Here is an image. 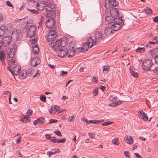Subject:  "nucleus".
I'll list each match as a JSON object with an SVG mask.
<instances>
[{"mask_svg": "<svg viewBox=\"0 0 158 158\" xmlns=\"http://www.w3.org/2000/svg\"><path fill=\"white\" fill-rule=\"evenodd\" d=\"M51 29L49 33L47 35L46 40L48 42H52L56 37L57 33L55 30Z\"/></svg>", "mask_w": 158, "mask_h": 158, "instance_id": "7", "label": "nucleus"}, {"mask_svg": "<svg viewBox=\"0 0 158 158\" xmlns=\"http://www.w3.org/2000/svg\"><path fill=\"white\" fill-rule=\"evenodd\" d=\"M27 10L30 11V13L32 14L36 15L39 13V12L37 10L34 9H31L28 8Z\"/></svg>", "mask_w": 158, "mask_h": 158, "instance_id": "28", "label": "nucleus"}, {"mask_svg": "<svg viewBox=\"0 0 158 158\" xmlns=\"http://www.w3.org/2000/svg\"><path fill=\"white\" fill-rule=\"evenodd\" d=\"M27 27H24V25L23 24L21 25V30H22L23 31H27Z\"/></svg>", "mask_w": 158, "mask_h": 158, "instance_id": "47", "label": "nucleus"}, {"mask_svg": "<svg viewBox=\"0 0 158 158\" xmlns=\"http://www.w3.org/2000/svg\"><path fill=\"white\" fill-rule=\"evenodd\" d=\"M117 97L114 96L113 95H110L109 98V100L111 101H114L117 100Z\"/></svg>", "mask_w": 158, "mask_h": 158, "instance_id": "36", "label": "nucleus"}, {"mask_svg": "<svg viewBox=\"0 0 158 158\" xmlns=\"http://www.w3.org/2000/svg\"><path fill=\"white\" fill-rule=\"evenodd\" d=\"M105 7L110 10L117 6L116 0H106L105 2Z\"/></svg>", "mask_w": 158, "mask_h": 158, "instance_id": "9", "label": "nucleus"}, {"mask_svg": "<svg viewBox=\"0 0 158 158\" xmlns=\"http://www.w3.org/2000/svg\"><path fill=\"white\" fill-rule=\"evenodd\" d=\"M49 45L52 48L57 50L63 48L66 45L65 42L60 40H56L55 43L53 42L49 43Z\"/></svg>", "mask_w": 158, "mask_h": 158, "instance_id": "5", "label": "nucleus"}, {"mask_svg": "<svg viewBox=\"0 0 158 158\" xmlns=\"http://www.w3.org/2000/svg\"><path fill=\"white\" fill-rule=\"evenodd\" d=\"M126 142L130 144H132L133 143V139L131 136H127L126 139Z\"/></svg>", "mask_w": 158, "mask_h": 158, "instance_id": "27", "label": "nucleus"}, {"mask_svg": "<svg viewBox=\"0 0 158 158\" xmlns=\"http://www.w3.org/2000/svg\"><path fill=\"white\" fill-rule=\"evenodd\" d=\"M8 69L13 76L18 75L21 69V67L18 65L15 66V67L12 69L8 67Z\"/></svg>", "mask_w": 158, "mask_h": 158, "instance_id": "11", "label": "nucleus"}, {"mask_svg": "<svg viewBox=\"0 0 158 158\" xmlns=\"http://www.w3.org/2000/svg\"><path fill=\"white\" fill-rule=\"evenodd\" d=\"M37 38L35 39V38H34L31 40V42L33 44L35 43L37 41Z\"/></svg>", "mask_w": 158, "mask_h": 158, "instance_id": "58", "label": "nucleus"}, {"mask_svg": "<svg viewBox=\"0 0 158 158\" xmlns=\"http://www.w3.org/2000/svg\"><path fill=\"white\" fill-rule=\"evenodd\" d=\"M36 28L34 26H31L29 28L27 35L28 37L32 38L36 33Z\"/></svg>", "mask_w": 158, "mask_h": 158, "instance_id": "10", "label": "nucleus"}, {"mask_svg": "<svg viewBox=\"0 0 158 158\" xmlns=\"http://www.w3.org/2000/svg\"><path fill=\"white\" fill-rule=\"evenodd\" d=\"M144 113L142 111H140L138 112V115L139 116H142L143 115H144Z\"/></svg>", "mask_w": 158, "mask_h": 158, "instance_id": "54", "label": "nucleus"}, {"mask_svg": "<svg viewBox=\"0 0 158 158\" xmlns=\"http://www.w3.org/2000/svg\"><path fill=\"white\" fill-rule=\"evenodd\" d=\"M53 106H52L51 108L48 110L49 112L51 114H55L59 108V106L57 105H54Z\"/></svg>", "mask_w": 158, "mask_h": 158, "instance_id": "19", "label": "nucleus"}, {"mask_svg": "<svg viewBox=\"0 0 158 158\" xmlns=\"http://www.w3.org/2000/svg\"><path fill=\"white\" fill-rule=\"evenodd\" d=\"M32 113L33 111L31 109H29L27 111V112L26 114L27 116H31L32 115Z\"/></svg>", "mask_w": 158, "mask_h": 158, "instance_id": "41", "label": "nucleus"}, {"mask_svg": "<svg viewBox=\"0 0 158 158\" xmlns=\"http://www.w3.org/2000/svg\"><path fill=\"white\" fill-rule=\"evenodd\" d=\"M153 69H153V70H152L151 71L153 72L154 74L158 75V67L156 68L154 66V67L153 68Z\"/></svg>", "mask_w": 158, "mask_h": 158, "instance_id": "35", "label": "nucleus"}, {"mask_svg": "<svg viewBox=\"0 0 158 158\" xmlns=\"http://www.w3.org/2000/svg\"><path fill=\"white\" fill-rule=\"evenodd\" d=\"M19 77L21 79H23L26 78L27 76V72L25 71H22L20 73H19Z\"/></svg>", "mask_w": 158, "mask_h": 158, "instance_id": "23", "label": "nucleus"}, {"mask_svg": "<svg viewBox=\"0 0 158 158\" xmlns=\"http://www.w3.org/2000/svg\"><path fill=\"white\" fill-rule=\"evenodd\" d=\"M27 72L28 73L32 74L33 73V70L32 69H28Z\"/></svg>", "mask_w": 158, "mask_h": 158, "instance_id": "59", "label": "nucleus"}, {"mask_svg": "<svg viewBox=\"0 0 158 158\" xmlns=\"http://www.w3.org/2000/svg\"><path fill=\"white\" fill-rule=\"evenodd\" d=\"M144 10H145V13L147 14H152V10L149 7L147 8Z\"/></svg>", "mask_w": 158, "mask_h": 158, "instance_id": "29", "label": "nucleus"}, {"mask_svg": "<svg viewBox=\"0 0 158 158\" xmlns=\"http://www.w3.org/2000/svg\"><path fill=\"white\" fill-rule=\"evenodd\" d=\"M53 18H50V19H48L46 22V27L48 28H51L52 30H53V27H54L55 23V21Z\"/></svg>", "mask_w": 158, "mask_h": 158, "instance_id": "12", "label": "nucleus"}, {"mask_svg": "<svg viewBox=\"0 0 158 158\" xmlns=\"http://www.w3.org/2000/svg\"><path fill=\"white\" fill-rule=\"evenodd\" d=\"M105 86H101L100 87V89L103 91H104L105 89Z\"/></svg>", "mask_w": 158, "mask_h": 158, "instance_id": "64", "label": "nucleus"}, {"mask_svg": "<svg viewBox=\"0 0 158 158\" xmlns=\"http://www.w3.org/2000/svg\"><path fill=\"white\" fill-rule=\"evenodd\" d=\"M63 48H62L59 50H57V51H59L58 53V56L61 57H63L68 55L67 52L64 49H63Z\"/></svg>", "mask_w": 158, "mask_h": 158, "instance_id": "16", "label": "nucleus"}, {"mask_svg": "<svg viewBox=\"0 0 158 158\" xmlns=\"http://www.w3.org/2000/svg\"><path fill=\"white\" fill-rule=\"evenodd\" d=\"M112 143L114 144L118 145L119 144V141L118 139H114L112 140Z\"/></svg>", "mask_w": 158, "mask_h": 158, "instance_id": "37", "label": "nucleus"}, {"mask_svg": "<svg viewBox=\"0 0 158 158\" xmlns=\"http://www.w3.org/2000/svg\"><path fill=\"white\" fill-rule=\"evenodd\" d=\"M45 122V119L43 118H38L36 120L34 121L33 123L35 125H38L40 124L44 123Z\"/></svg>", "mask_w": 158, "mask_h": 158, "instance_id": "18", "label": "nucleus"}, {"mask_svg": "<svg viewBox=\"0 0 158 158\" xmlns=\"http://www.w3.org/2000/svg\"><path fill=\"white\" fill-rule=\"evenodd\" d=\"M88 134L89 137L91 139H93L95 136V135L94 133L89 132Z\"/></svg>", "mask_w": 158, "mask_h": 158, "instance_id": "45", "label": "nucleus"}, {"mask_svg": "<svg viewBox=\"0 0 158 158\" xmlns=\"http://www.w3.org/2000/svg\"><path fill=\"white\" fill-rule=\"evenodd\" d=\"M67 73V72L62 70L60 73V75L62 76H64V75H66Z\"/></svg>", "mask_w": 158, "mask_h": 158, "instance_id": "52", "label": "nucleus"}, {"mask_svg": "<svg viewBox=\"0 0 158 158\" xmlns=\"http://www.w3.org/2000/svg\"><path fill=\"white\" fill-rule=\"evenodd\" d=\"M155 63L158 64V55H156L155 57Z\"/></svg>", "mask_w": 158, "mask_h": 158, "instance_id": "60", "label": "nucleus"}, {"mask_svg": "<svg viewBox=\"0 0 158 158\" xmlns=\"http://www.w3.org/2000/svg\"><path fill=\"white\" fill-rule=\"evenodd\" d=\"M22 138L21 136H20L19 138H18V139H16V143L17 144L19 143L20 141H21V139Z\"/></svg>", "mask_w": 158, "mask_h": 158, "instance_id": "57", "label": "nucleus"}, {"mask_svg": "<svg viewBox=\"0 0 158 158\" xmlns=\"http://www.w3.org/2000/svg\"><path fill=\"white\" fill-rule=\"evenodd\" d=\"M52 152H47V154L49 156V157H50L51 155L55 154L57 152L56 151V149H52Z\"/></svg>", "mask_w": 158, "mask_h": 158, "instance_id": "31", "label": "nucleus"}, {"mask_svg": "<svg viewBox=\"0 0 158 158\" xmlns=\"http://www.w3.org/2000/svg\"><path fill=\"white\" fill-rule=\"evenodd\" d=\"M106 38V36L104 34L100 31L97 32L94 36H89L87 38L86 41L83 43L82 49L87 51L89 48L98 45L101 40Z\"/></svg>", "mask_w": 158, "mask_h": 158, "instance_id": "1", "label": "nucleus"}, {"mask_svg": "<svg viewBox=\"0 0 158 158\" xmlns=\"http://www.w3.org/2000/svg\"><path fill=\"white\" fill-rule=\"evenodd\" d=\"M93 81L95 83L97 82L98 81L97 78L96 77H93Z\"/></svg>", "mask_w": 158, "mask_h": 158, "instance_id": "63", "label": "nucleus"}, {"mask_svg": "<svg viewBox=\"0 0 158 158\" xmlns=\"http://www.w3.org/2000/svg\"><path fill=\"white\" fill-rule=\"evenodd\" d=\"M130 73L132 76L135 77H137L138 76V74L136 72L131 69H130Z\"/></svg>", "mask_w": 158, "mask_h": 158, "instance_id": "34", "label": "nucleus"}, {"mask_svg": "<svg viewBox=\"0 0 158 158\" xmlns=\"http://www.w3.org/2000/svg\"><path fill=\"white\" fill-rule=\"evenodd\" d=\"M103 122V121H100L98 120H91L89 121V123H99Z\"/></svg>", "mask_w": 158, "mask_h": 158, "instance_id": "32", "label": "nucleus"}, {"mask_svg": "<svg viewBox=\"0 0 158 158\" xmlns=\"http://www.w3.org/2000/svg\"><path fill=\"white\" fill-rule=\"evenodd\" d=\"M112 123V122L110 121H108L107 122H105L102 123V125L103 126H108Z\"/></svg>", "mask_w": 158, "mask_h": 158, "instance_id": "42", "label": "nucleus"}, {"mask_svg": "<svg viewBox=\"0 0 158 158\" xmlns=\"http://www.w3.org/2000/svg\"><path fill=\"white\" fill-rule=\"evenodd\" d=\"M30 120L31 119L29 118L28 116L26 115L20 118V120L23 123H28Z\"/></svg>", "mask_w": 158, "mask_h": 158, "instance_id": "24", "label": "nucleus"}, {"mask_svg": "<svg viewBox=\"0 0 158 158\" xmlns=\"http://www.w3.org/2000/svg\"><path fill=\"white\" fill-rule=\"evenodd\" d=\"M66 141L65 138H63L61 139H57L56 142L58 143H64Z\"/></svg>", "mask_w": 158, "mask_h": 158, "instance_id": "39", "label": "nucleus"}, {"mask_svg": "<svg viewBox=\"0 0 158 158\" xmlns=\"http://www.w3.org/2000/svg\"><path fill=\"white\" fill-rule=\"evenodd\" d=\"M124 155H125L127 158H130V156L129 154L128 153V152L126 151L124 152Z\"/></svg>", "mask_w": 158, "mask_h": 158, "instance_id": "51", "label": "nucleus"}, {"mask_svg": "<svg viewBox=\"0 0 158 158\" xmlns=\"http://www.w3.org/2000/svg\"><path fill=\"white\" fill-rule=\"evenodd\" d=\"M98 88L95 89L94 91L93 92V94L94 96H96L98 94Z\"/></svg>", "mask_w": 158, "mask_h": 158, "instance_id": "56", "label": "nucleus"}, {"mask_svg": "<svg viewBox=\"0 0 158 158\" xmlns=\"http://www.w3.org/2000/svg\"><path fill=\"white\" fill-rule=\"evenodd\" d=\"M7 31V30H6L5 26L0 27V36L4 35L5 33Z\"/></svg>", "mask_w": 158, "mask_h": 158, "instance_id": "25", "label": "nucleus"}, {"mask_svg": "<svg viewBox=\"0 0 158 158\" xmlns=\"http://www.w3.org/2000/svg\"><path fill=\"white\" fill-rule=\"evenodd\" d=\"M54 133L58 136H60L62 135L61 133L59 131H55Z\"/></svg>", "mask_w": 158, "mask_h": 158, "instance_id": "50", "label": "nucleus"}, {"mask_svg": "<svg viewBox=\"0 0 158 158\" xmlns=\"http://www.w3.org/2000/svg\"><path fill=\"white\" fill-rule=\"evenodd\" d=\"M75 51L74 50H69L68 51V52L67 53H68V56L69 57H72L73 56L75 53Z\"/></svg>", "mask_w": 158, "mask_h": 158, "instance_id": "26", "label": "nucleus"}, {"mask_svg": "<svg viewBox=\"0 0 158 158\" xmlns=\"http://www.w3.org/2000/svg\"><path fill=\"white\" fill-rule=\"evenodd\" d=\"M7 53L8 56L11 58L14 56L15 52L13 51V48H8L7 49Z\"/></svg>", "mask_w": 158, "mask_h": 158, "instance_id": "17", "label": "nucleus"}, {"mask_svg": "<svg viewBox=\"0 0 158 158\" xmlns=\"http://www.w3.org/2000/svg\"><path fill=\"white\" fill-rule=\"evenodd\" d=\"M74 116H70L69 118V121L70 122H73L74 120Z\"/></svg>", "mask_w": 158, "mask_h": 158, "instance_id": "49", "label": "nucleus"}, {"mask_svg": "<svg viewBox=\"0 0 158 158\" xmlns=\"http://www.w3.org/2000/svg\"><path fill=\"white\" fill-rule=\"evenodd\" d=\"M141 118L143 119L144 121H147L148 119L147 114H145V113L144 115H142V116L141 117Z\"/></svg>", "mask_w": 158, "mask_h": 158, "instance_id": "40", "label": "nucleus"}, {"mask_svg": "<svg viewBox=\"0 0 158 158\" xmlns=\"http://www.w3.org/2000/svg\"><path fill=\"white\" fill-rule=\"evenodd\" d=\"M57 122V120H56L51 119H49L48 123L49 124H51L53 123H56Z\"/></svg>", "mask_w": 158, "mask_h": 158, "instance_id": "43", "label": "nucleus"}, {"mask_svg": "<svg viewBox=\"0 0 158 158\" xmlns=\"http://www.w3.org/2000/svg\"><path fill=\"white\" fill-rule=\"evenodd\" d=\"M40 100L44 102H46V98L45 96L44 95H42L40 97Z\"/></svg>", "mask_w": 158, "mask_h": 158, "instance_id": "38", "label": "nucleus"}, {"mask_svg": "<svg viewBox=\"0 0 158 158\" xmlns=\"http://www.w3.org/2000/svg\"><path fill=\"white\" fill-rule=\"evenodd\" d=\"M114 18L113 20L115 21L114 23L113 24H109L108 27L105 28L104 34L106 36V38L107 35L112 34L113 31H117L119 30L121 27L120 23L123 22L122 18L118 17V19H116Z\"/></svg>", "mask_w": 158, "mask_h": 158, "instance_id": "2", "label": "nucleus"}, {"mask_svg": "<svg viewBox=\"0 0 158 158\" xmlns=\"http://www.w3.org/2000/svg\"><path fill=\"white\" fill-rule=\"evenodd\" d=\"M149 44L146 45L145 46V47H152V45H154L155 44H156L157 43V42H151V41H149L148 42Z\"/></svg>", "mask_w": 158, "mask_h": 158, "instance_id": "30", "label": "nucleus"}, {"mask_svg": "<svg viewBox=\"0 0 158 158\" xmlns=\"http://www.w3.org/2000/svg\"><path fill=\"white\" fill-rule=\"evenodd\" d=\"M41 62L40 59L38 57H34L31 60V66L35 67L39 65Z\"/></svg>", "mask_w": 158, "mask_h": 158, "instance_id": "13", "label": "nucleus"}, {"mask_svg": "<svg viewBox=\"0 0 158 158\" xmlns=\"http://www.w3.org/2000/svg\"><path fill=\"white\" fill-rule=\"evenodd\" d=\"M153 21L155 23H157L158 22V17L156 16L154 17V18L153 19Z\"/></svg>", "mask_w": 158, "mask_h": 158, "instance_id": "61", "label": "nucleus"}, {"mask_svg": "<svg viewBox=\"0 0 158 158\" xmlns=\"http://www.w3.org/2000/svg\"><path fill=\"white\" fill-rule=\"evenodd\" d=\"M152 61L150 59H146L142 63V69L146 71L153 70V68L154 67Z\"/></svg>", "mask_w": 158, "mask_h": 158, "instance_id": "6", "label": "nucleus"}, {"mask_svg": "<svg viewBox=\"0 0 158 158\" xmlns=\"http://www.w3.org/2000/svg\"><path fill=\"white\" fill-rule=\"evenodd\" d=\"M8 64L9 66L8 67H9L10 68H11V69L13 68L15 66V60L13 59L9 60L8 61Z\"/></svg>", "mask_w": 158, "mask_h": 158, "instance_id": "22", "label": "nucleus"}, {"mask_svg": "<svg viewBox=\"0 0 158 158\" xmlns=\"http://www.w3.org/2000/svg\"><path fill=\"white\" fill-rule=\"evenodd\" d=\"M5 56L3 51H0V60L3 65H5Z\"/></svg>", "mask_w": 158, "mask_h": 158, "instance_id": "20", "label": "nucleus"}, {"mask_svg": "<svg viewBox=\"0 0 158 158\" xmlns=\"http://www.w3.org/2000/svg\"><path fill=\"white\" fill-rule=\"evenodd\" d=\"M21 36L20 35L19 30L17 29H15L13 31L11 35V39L14 42L19 40L21 39Z\"/></svg>", "mask_w": 158, "mask_h": 158, "instance_id": "8", "label": "nucleus"}, {"mask_svg": "<svg viewBox=\"0 0 158 158\" xmlns=\"http://www.w3.org/2000/svg\"><path fill=\"white\" fill-rule=\"evenodd\" d=\"M39 48L38 46L35 44V46L33 47V53L34 54L36 55L39 54Z\"/></svg>", "mask_w": 158, "mask_h": 158, "instance_id": "21", "label": "nucleus"}, {"mask_svg": "<svg viewBox=\"0 0 158 158\" xmlns=\"http://www.w3.org/2000/svg\"><path fill=\"white\" fill-rule=\"evenodd\" d=\"M40 72L39 71V70H38L36 73L33 76V78L39 76L40 74Z\"/></svg>", "mask_w": 158, "mask_h": 158, "instance_id": "55", "label": "nucleus"}, {"mask_svg": "<svg viewBox=\"0 0 158 158\" xmlns=\"http://www.w3.org/2000/svg\"><path fill=\"white\" fill-rule=\"evenodd\" d=\"M110 16H106L105 18V20L107 22L108 25L109 24H113L114 23V21L113 20L114 18L118 19V17H122L119 16L118 10L116 8H113L111 9L110 12Z\"/></svg>", "mask_w": 158, "mask_h": 158, "instance_id": "3", "label": "nucleus"}, {"mask_svg": "<svg viewBox=\"0 0 158 158\" xmlns=\"http://www.w3.org/2000/svg\"><path fill=\"white\" fill-rule=\"evenodd\" d=\"M11 40V39L10 36H6L3 37L1 41L3 44V46H6L10 44Z\"/></svg>", "mask_w": 158, "mask_h": 158, "instance_id": "14", "label": "nucleus"}, {"mask_svg": "<svg viewBox=\"0 0 158 158\" xmlns=\"http://www.w3.org/2000/svg\"><path fill=\"white\" fill-rule=\"evenodd\" d=\"M145 51V49L143 47L138 48L136 49V52L139 53H142Z\"/></svg>", "mask_w": 158, "mask_h": 158, "instance_id": "33", "label": "nucleus"}, {"mask_svg": "<svg viewBox=\"0 0 158 158\" xmlns=\"http://www.w3.org/2000/svg\"><path fill=\"white\" fill-rule=\"evenodd\" d=\"M52 134H46L45 135V137L46 139L50 140L52 137H51Z\"/></svg>", "mask_w": 158, "mask_h": 158, "instance_id": "44", "label": "nucleus"}, {"mask_svg": "<svg viewBox=\"0 0 158 158\" xmlns=\"http://www.w3.org/2000/svg\"><path fill=\"white\" fill-rule=\"evenodd\" d=\"M46 6V3L45 1H40L36 4V7L38 10L40 11L43 10Z\"/></svg>", "mask_w": 158, "mask_h": 158, "instance_id": "15", "label": "nucleus"}, {"mask_svg": "<svg viewBox=\"0 0 158 158\" xmlns=\"http://www.w3.org/2000/svg\"><path fill=\"white\" fill-rule=\"evenodd\" d=\"M57 139L55 138V137H52V138L50 140L51 142H52L53 143H55L56 142Z\"/></svg>", "mask_w": 158, "mask_h": 158, "instance_id": "48", "label": "nucleus"}, {"mask_svg": "<svg viewBox=\"0 0 158 158\" xmlns=\"http://www.w3.org/2000/svg\"><path fill=\"white\" fill-rule=\"evenodd\" d=\"M110 69L108 67H107L106 66H105L103 69V71H106L107 72H108Z\"/></svg>", "mask_w": 158, "mask_h": 158, "instance_id": "53", "label": "nucleus"}, {"mask_svg": "<svg viewBox=\"0 0 158 158\" xmlns=\"http://www.w3.org/2000/svg\"><path fill=\"white\" fill-rule=\"evenodd\" d=\"M6 4L8 6L12 7L13 8H14L13 5L11 4L10 2L9 1H7L6 2Z\"/></svg>", "mask_w": 158, "mask_h": 158, "instance_id": "46", "label": "nucleus"}, {"mask_svg": "<svg viewBox=\"0 0 158 158\" xmlns=\"http://www.w3.org/2000/svg\"><path fill=\"white\" fill-rule=\"evenodd\" d=\"M46 7V10L48 12L47 16L54 18L55 16V6L49 2H47Z\"/></svg>", "mask_w": 158, "mask_h": 158, "instance_id": "4", "label": "nucleus"}, {"mask_svg": "<svg viewBox=\"0 0 158 158\" xmlns=\"http://www.w3.org/2000/svg\"><path fill=\"white\" fill-rule=\"evenodd\" d=\"M134 155H135V156L137 158H142L141 156L138 153H135Z\"/></svg>", "mask_w": 158, "mask_h": 158, "instance_id": "62", "label": "nucleus"}]
</instances>
